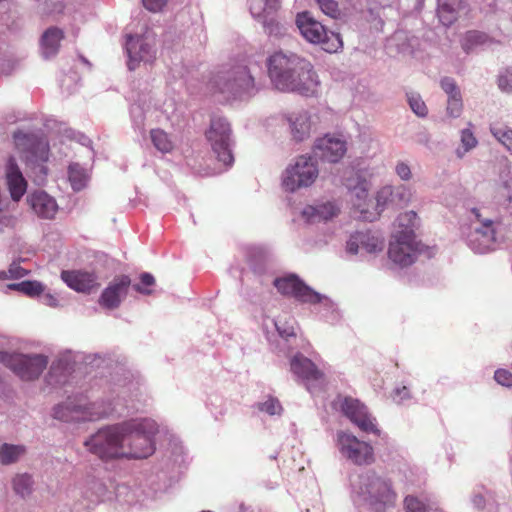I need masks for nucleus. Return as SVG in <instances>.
<instances>
[{"label": "nucleus", "mask_w": 512, "mask_h": 512, "mask_svg": "<svg viewBox=\"0 0 512 512\" xmlns=\"http://www.w3.org/2000/svg\"><path fill=\"white\" fill-rule=\"evenodd\" d=\"M42 301L45 305L50 306V307H56L58 305L57 298L49 293L43 295Z\"/></svg>", "instance_id": "54"}, {"label": "nucleus", "mask_w": 512, "mask_h": 512, "mask_svg": "<svg viewBox=\"0 0 512 512\" xmlns=\"http://www.w3.org/2000/svg\"><path fill=\"white\" fill-rule=\"evenodd\" d=\"M296 25L301 35L310 43L321 45L322 49L334 53L342 48L343 42L338 33L328 31L325 26L310 15L309 12L299 13Z\"/></svg>", "instance_id": "4"}, {"label": "nucleus", "mask_w": 512, "mask_h": 512, "mask_svg": "<svg viewBox=\"0 0 512 512\" xmlns=\"http://www.w3.org/2000/svg\"><path fill=\"white\" fill-rule=\"evenodd\" d=\"M417 219V214L414 211H407L401 213L394 222V231L392 236H398L411 232L412 239L415 238L414 227Z\"/></svg>", "instance_id": "31"}, {"label": "nucleus", "mask_w": 512, "mask_h": 512, "mask_svg": "<svg viewBox=\"0 0 512 512\" xmlns=\"http://www.w3.org/2000/svg\"><path fill=\"white\" fill-rule=\"evenodd\" d=\"M408 102H409L411 109L413 110V112L416 115H418L420 117H424L427 115V112H428L427 106L424 103V101L421 99L420 95L413 94V93L408 95Z\"/></svg>", "instance_id": "41"}, {"label": "nucleus", "mask_w": 512, "mask_h": 512, "mask_svg": "<svg viewBox=\"0 0 512 512\" xmlns=\"http://www.w3.org/2000/svg\"><path fill=\"white\" fill-rule=\"evenodd\" d=\"M314 151L317 156L331 163L338 162L346 153V141L342 136L327 134L315 142Z\"/></svg>", "instance_id": "17"}, {"label": "nucleus", "mask_w": 512, "mask_h": 512, "mask_svg": "<svg viewBox=\"0 0 512 512\" xmlns=\"http://www.w3.org/2000/svg\"><path fill=\"white\" fill-rule=\"evenodd\" d=\"M131 280L127 275H120L103 290L98 302L103 308L112 310L120 306L122 299L127 295Z\"/></svg>", "instance_id": "18"}, {"label": "nucleus", "mask_w": 512, "mask_h": 512, "mask_svg": "<svg viewBox=\"0 0 512 512\" xmlns=\"http://www.w3.org/2000/svg\"><path fill=\"white\" fill-rule=\"evenodd\" d=\"M278 331H279V333H280L282 336H283V335H285L286 337H289V336L294 335L293 328H291V330H290V331H286V330H285V331H281V330H280V328H278Z\"/></svg>", "instance_id": "56"}, {"label": "nucleus", "mask_w": 512, "mask_h": 512, "mask_svg": "<svg viewBox=\"0 0 512 512\" xmlns=\"http://www.w3.org/2000/svg\"><path fill=\"white\" fill-rule=\"evenodd\" d=\"M6 181L11 195V202L17 207V202L22 198L27 189V181L19 170L14 158H9L6 167Z\"/></svg>", "instance_id": "23"}, {"label": "nucleus", "mask_w": 512, "mask_h": 512, "mask_svg": "<svg viewBox=\"0 0 512 512\" xmlns=\"http://www.w3.org/2000/svg\"><path fill=\"white\" fill-rule=\"evenodd\" d=\"M396 174L402 179V180H409L411 178V170L410 167L404 163L399 162L396 165L395 168Z\"/></svg>", "instance_id": "52"}, {"label": "nucleus", "mask_w": 512, "mask_h": 512, "mask_svg": "<svg viewBox=\"0 0 512 512\" xmlns=\"http://www.w3.org/2000/svg\"><path fill=\"white\" fill-rule=\"evenodd\" d=\"M25 453L21 445L3 444L0 447V461L4 465L16 462Z\"/></svg>", "instance_id": "36"}, {"label": "nucleus", "mask_w": 512, "mask_h": 512, "mask_svg": "<svg viewBox=\"0 0 512 512\" xmlns=\"http://www.w3.org/2000/svg\"><path fill=\"white\" fill-rule=\"evenodd\" d=\"M402 391H405V396L408 394L407 388L405 386L402 388Z\"/></svg>", "instance_id": "57"}, {"label": "nucleus", "mask_w": 512, "mask_h": 512, "mask_svg": "<svg viewBox=\"0 0 512 512\" xmlns=\"http://www.w3.org/2000/svg\"><path fill=\"white\" fill-rule=\"evenodd\" d=\"M33 480L27 474L17 475L13 479V488L15 492L22 497L28 495L32 491Z\"/></svg>", "instance_id": "39"}, {"label": "nucleus", "mask_w": 512, "mask_h": 512, "mask_svg": "<svg viewBox=\"0 0 512 512\" xmlns=\"http://www.w3.org/2000/svg\"><path fill=\"white\" fill-rule=\"evenodd\" d=\"M370 493L376 500L382 503L393 502L396 498V494L392 491L390 483L380 478L372 482Z\"/></svg>", "instance_id": "33"}, {"label": "nucleus", "mask_w": 512, "mask_h": 512, "mask_svg": "<svg viewBox=\"0 0 512 512\" xmlns=\"http://www.w3.org/2000/svg\"><path fill=\"white\" fill-rule=\"evenodd\" d=\"M124 436L123 425L106 427L92 435L84 445L101 459L125 457Z\"/></svg>", "instance_id": "3"}, {"label": "nucleus", "mask_w": 512, "mask_h": 512, "mask_svg": "<svg viewBox=\"0 0 512 512\" xmlns=\"http://www.w3.org/2000/svg\"><path fill=\"white\" fill-rule=\"evenodd\" d=\"M492 39L484 32L471 30L466 32L461 39V47L466 53L475 50L478 47L487 45Z\"/></svg>", "instance_id": "30"}, {"label": "nucleus", "mask_w": 512, "mask_h": 512, "mask_svg": "<svg viewBox=\"0 0 512 512\" xmlns=\"http://www.w3.org/2000/svg\"><path fill=\"white\" fill-rule=\"evenodd\" d=\"M340 209L332 202H326L316 206H307L302 211L303 218L309 223L328 221L338 215Z\"/></svg>", "instance_id": "25"}, {"label": "nucleus", "mask_w": 512, "mask_h": 512, "mask_svg": "<svg viewBox=\"0 0 512 512\" xmlns=\"http://www.w3.org/2000/svg\"><path fill=\"white\" fill-rule=\"evenodd\" d=\"M64 32L58 27H50L44 31L40 39V50L44 58L54 57L60 48Z\"/></svg>", "instance_id": "26"}, {"label": "nucleus", "mask_w": 512, "mask_h": 512, "mask_svg": "<svg viewBox=\"0 0 512 512\" xmlns=\"http://www.w3.org/2000/svg\"><path fill=\"white\" fill-rule=\"evenodd\" d=\"M68 179L74 191L84 189L89 180L86 170L79 164L74 163L68 167Z\"/></svg>", "instance_id": "34"}, {"label": "nucleus", "mask_w": 512, "mask_h": 512, "mask_svg": "<svg viewBox=\"0 0 512 512\" xmlns=\"http://www.w3.org/2000/svg\"><path fill=\"white\" fill-rule=\"evenodd\" d=\"M61 278L71 289L77 292L90 293L100 286L96 274L91 272L80 270L62 271Z\"/></svg>", "instance_id": "22"}, {"label": "nucleus", "mask_w": 512, "mask_h": 512, "mask_svg": "<svg viewBox=\"0 0 512 512\" xmlns=\"http://www.w3.org/2000/svg\"><path fill=\"white\" fill-rule=\"evenodd\" d=\"M340 408L343 414L360 430L366 433L380 435V430L375 424V419L368 413L367 408L359 400L345 397Z\"/></svg>", "instance_id": "13"}, {"label": "nucleus", "mask_w": 512, "mask_h": 512, "mask_svg": "<svg viewBox=\"0 0 512 512\" xmlns=\"http://www.w3.org/2000/svg\"><path fill=\"white\" fill-rule=\"evenodd\" d=\"M150 139L153 146L161 153H171L174 150L175 144L172 137L163 129H152Z\"/></svg>", "instance_id": "32"}, {"label": "nucleus", "mask_w": 512, "mask_h": 512, "mask_svg": "<svg viewBox=\"0 0 512 512\" xmlns=\"http://www.w3.org/2000/svg\"><path fill=\"white\" fill-rule=\"evenodd\" d=\"M461 142L465 148V151H468L477 145V139L469 129H464L462 131Z\"/></svg>", "instance_id": "49"}, {"label": "nucleus", "mask_w": 512, "mask_h": 512, "mask_svg": "<svg viewBox=\"0 0 512 512\" xmlns=\"http://www.w3.org/2000/svg\"><path fill=\"white\" fill-rule=\"evenodd\" d=\"M490 131L502 145L512 151V129L493 124Z\"/></svg>", "instance_id": "38"}, {"label": "nucleus", "mask_w": 512, "mask_h": 512, "mask_svg": "<svg viewBox=\"0 0 512 512\" xmlns=\"http://www.w3.org/2000/svg\"><path fill=\"white\" fill-rule=\"evenodd\" d=\"M463 109V103H462V97L461 95L458 96H452L448 98L447 103V113L451 117H458Z\"/></svg>", "instance_id": "43"}, {"label": "nucleus", "mask_w": 512, "mask_h": 512, "mask_svg": "<svg viewBox=\"0 0 512 512\" xmlns=\"http://www.w3.org/2000/svg\"><path fill=\"white\" fill-rule=\"evenodd\" d=\"M274 286L282 295L294 297L304 303L316 304L322 300L319 293L308 287L294 274L276 278L274 280Z\"/></svg>", "instance_id": "12"}, {"label": "nucleus", "mask_w": 512, "mask_h": 512, "mask_svg": "<svg viewBox=\"0 0 512 512\" xmlns=\"http://www.w3.org/2000/svg\"><path fill=\"white\" fill-rule=\"evenodd\" d=\"M8 289L17 290L29 297L39 296L44 292V286L38 281H22L7 285Z\"/></svg>", "instance_id": "37"}, {"label": "nucleus", "mask_w": 512, "mask_h": 512, "mask_svg": "<svg viewBox=\"0 0 512 512\" xmlns=\"http://www.w3.org/2000/svg\"><path fill=\"white\" fill-rule=\"evenodd\" d=\"M495 381L505 387H512V372L507 369H497L494 373Z\"/></svg>", "instance_id": "46"}, {"label": "nucleus", "mask_w": 512, "mask_h": 512, "mask_svg": "<svg viewBox=\"0 0 512 512\" xmlns=\"http://www.w3.org/2000/svg\"><path fill=\"white\" fill-rule=\"evenodd\" d=\"M440 85H441V88L448 95V98L452 97V96L461 95L459 87L457 86L455 80L450 77L443 78L441 80Z\"/></svg>", "instance_id": "45"}, {"label": "nucleus", "mask_w": 512, "mask_h": 512, "mask_svg": "<svg viewBox=\"0 0 512 512\" xmlns=\"http://www.w3.org/2000/svg\"><path fill=\"white\" fill-rule=\"evenodd\" d=\"M337 437L340 452L348 460L356 465H370L374 462V449L369 443L343 431Z\"/></svg>", "instance_id": "10"}, {"label": "nucleus", "mask_w": 512, "mask_h": 512, "mask_svg": "<svg viewBox=\"0 0 512 512\" xmlns=\"http://www.w3.org/2000/svg\"><path fill=\"white\" fill-rule=\"evenodd\" d=\"M501 195L506 198L507 201H512V176L509 180H506L501 187Z\"/></svg>", "instance_id": "53"}, {"label": "nucleus", "mask_w": 512, "mask_h": 512, "mask_svg": "<svg viewBox=\"0 0 512 512\" xmlns=\"http://www.w3.org/2000/svg\"><path fill=\"white\" fill-rule=\"evenodd\" d=\"M288 122L295 141L301 142L310 136L311 121L307 112L292 113L288 117Z\"/></svg>", "instance_id": "27"}, {"label": "nucleus", "mask_w": 512, "mask_h": 512, "mask_svg": "<svg viewBox=\"0 0 512 512\" xmlns=\"http://www.w3.org/2000/svg\"><path fill=\"white\" fill-rule=\"evenodd\" d=\"M462 7V0H438V17L445 26L453 24Z\"/></svg>", "instance_id": "29"}, {"label": "nucleus", "mask_w": 512, "mask_h": 512, "mask_svg": "<svg viewBox=\"0 0 512 512\" xmlns=\"http://www.w3.org/2000/svg\"><path fill=\"white\" fill-rule=\"evenodd\" d=\"M319 9L332 19L341 17V9L336 0H314Z\"/></svg>", "instance_id": "40"}, {"label": "nucleus", "mask_w": 512, "mask_h": 512, "mask_svg": "<svg viewBox=\"0 0 512 512\" xmlns=\"http://www.w3.org/2000/svg\"><path fill=\"white\" fill-rule=\"evenodd\" d=\"M268 73L277 89L282 90L298 69L308 67L306 59L294 53L275 52L268 59Z\"/></svg>", "instance_id": "6"}, {"label": "nucleus", "mask_w": 512, "mask_h": 512, "mask_svg": "<svg viewBox=\"0 0 512 512\" xmlns=\"http://www.w3.org/2000/svg\"><path fill=\"white\" fill-rule=\"evenodd\" d=\"M28 274V270L21 267L18 263H12L8 269V276L9 278H22Z\"/></svg>", "instance_id": "50"}, {"label": "nucleus", "mask_w": 512, "mask_h": 512, "mask_svg": "<svg viewBox=\"0 0 512 512\" xmlns=\"http://www.w3.org/2000/svg\"><path fill=\"white\" fill-rule=\"evenodd\" d=\"M318 173L313 158L299 156L295 163L286 169L282 184L286 190L294 192L299 188L310 186L318 177Z\"/></svg>", "instance_id": "8"}, {"label": "nucleus", "mask_w": 512, "mask_h": 512, "mask_svg": "<svg viewBox=\"0 0 512 512\" xmlns=\"http://www.w3.org/2000/svg\"><path fill=\"white\" fill-rule=\"evenodd\" d=\"M498 86L504 92H512V70H506L498 79Z\"/></svg>", "instance_id": "48"}, {"label": "nucleus", "mask_w": 512, "mask_h": 512, "mask_svg": "<svg viewBox=\"0 0 512 512\" xmlns=\"http://www.w3.org/2000/svg\"><path fill=\"white\" fill-rule=\"evenodd\" d=\"M13 138L17 147H20L24 142L28 141V136L20 131L15 132Z\"/></svg>", "instance_id": "55"}, {"label": "nucleus", "mask_w": 512, "mask_h": 512, "mask_svg": "<svg viewBox=\"0 0 512 512\" xmlns=\"http://www.w3.org/2000/svg\"><path fill=\"white\" fill-rule=\"evenodd\" d=\"M419 252V243L412 239L411 232L392 236L388 249V256L391 261L401 267L414 263Z\"/></svg>", "instance_id": "11"}, {"label": "nucleus", "mask_w": 512, "mask_h": 512, "mask_svg": "<svg viewBox=\"0 0 512 512\" xmlns=\"http://www.w3.org/2000/svg\"><path fill=\"white\" fill-rule=\"evenodd\" d=\"M123 427L125 457L142 459L154 453V436L157 433V427L153 421L145 419L137 423H126Z\"/></svg>", "instance_id": "2"}, {"label": "nucleus", "mask_w": 512, "mask_h": 512, "mask_svg": "<svg viewBox=\"0 0 512 512\" xmlns=\"http://www.w3.org/2000/svg\"><path fill=\"white\" fill-rule=\"evenodd\" d=\"M280 8V0H250V11L256 18L276 12Z\"/></svg>", "instance_id": "35"}, {"label": "nucleus", "mask_w": 512, "mask_h": 512, "mask_svg": "<svg viewBox=\"0 0 512 512\" xmlns=\"http://www.w3.org/2000/svg\"><path fill=\"white\" fill-rule=\"evenodd\" d=\"M346 186L350 190L351 200L355 210L359 212V217L364 221L370 222L377 219L379 212L373 211V209L370 210L367 203L369 183L365 179L357 177L356 185L352 184L351 179H347Z\"/></svg>", "instance_id": "15"}, {"label": "nucleus", "mask_w": 512, "mask_h": 512, "mask_svg": "<svg viewBox=\"0 0 512 512\" xmlns=\"http://www.w3.org/2000/svg\"><path fill=\"white\" fill-rule=\"evenodd\" d=\"M306 64L308 67L298 69L295 75L290 77V81L283 91H295L306 96H312L317 93L320 81L313 69V65L308 60H306Z\"/></svg>", "instance_id": "14"}, {"label": "nucleus", "mask_w": 512, "mask_h": 512, "mask_svg": "<svg viewBox=\"0 0 512 512\" xmlns=\"http://www.w3.org/2000/svg\"><path fill=\"white\" fill-rule=\"evenodd\" d=\"M477 220L481 222L480 228L475 230L469 236L471 247L478 253H485L489 251L496 241L495 229L491 220H482L481 215L477 209L472 210Z\"/></svg>", "instance_id": "19"}, {"label": "nucleus", "mask_w": 512, "mask_h": 512, "mask_svg": "<svg viewBox=\"0 0 512 512\" xmlns=\"http://www.w3.org/2000/svg\"><path fill=\"white\" fill-rule=\"evenodd\" d=\"M409 197L410 193L404 185L396 187L389 185L384 186L377 192L376 207L373 208V211H378L380 214L385 207L390 205L400 206L406 203Z\"/></svg>", "instance_id": "21"}, {"label": "nucleus", "mask_w": 512, "mask_h": 512, "mask_svg": "<svg viewBox=\"0 0 512 512\" xmlns=\"http://www.w3.org/2000/svg\"><path fill=\"white\" fill-rule=\"evenodd\" d=\"M360 249L370 254L381 252L384 249V238L370 231L356 232L347 242V251L356 254Z\"/></svg>", "instance_id": "20"}, {"label": "nucleus", "mask_w": 512, "mask_h": 512, "mask_svg": "<svg viewBox=\"0 0 512 512\" xmlns=\"http://www.w3.org/2000/svg\"><path fill=\"white\" fill-rule=\"evenodd\" d=\"M291 371L298 378L303 380L308 389L312 384H321L324 382L325 374L309 358L301 353H297L290 360Z\"/></svg>", "instance_id": "16"}, {"label": "nucleus", "mask_w": 512, "mask_h": 512, "mask_svg": "<svg viewBox=\"0 0 512 512\" xmlns=\"http://www.w3.org/2000/svg\"><path fill=\"white\" fill-rule=\"evenodd\" d=\"M144 7L151 12H159L167 4V0H142Z\"/></svg>", "instance_id": "51"}, {"label": "nucleus", "mask_w": 512, "mask_h": 512, "mask_svg": "<svg viewBox=\"0 0 512 512\" xmlns=\"http://www.w3.org/2000/svg\"><path fill=\"white\" fill-rule=\"evenodd\" d=\"M126 49L130 57L129 68L134 69L133 63L136 61H150L153 57L152 48L143 43L139 38L130 36L128 38Z\"/></svg>", "instance_id": "28"}, {"label": "nucleus", "mask_w": 512, "mask_h": 512, "mask_svg": "<svg viewBox=\"0 0 512 512\" xmlns=\"http://www.w3.org/2000/svg\"><path fill=\"white\" fill-rule=\"evenodd\" d=\"M0 362L11 369L20 379L31 381L37 379L46 369L48 359L44 355H25L0 351Z\"/></svg>", "instance_id": "5"}, {"label": "nucleus", "mask_w": 512, "mask_h": 512, "mask_svg": "<svg viewBox=\"0 0 512 512\" xmlns=\"http://www.w3.org/2000/svg\"><path fill=\"white\" fill-rule=\"evenodd\" d=\"M32 210L41 218L52 219L58 206L56 201L44 191H37L27 197Z\"/></svg>", "instance_id": "24"}, {"label": "nucleus", "mask_w": 512, "mask_h": 512, "mask_svg": "<svg viewBox=\"0 0 512 512\" xmlns=\"http://www.w3.org/2000/svg\"><path fill=\"white\" fill-rule=\"evenodd\" d=\"M211 90L224 99L241 98L256 91L255 81L246 65L237 64L219 71L210 81Z\"/></svg>", "instance_id": "1"}, {"label": "nucleus", "mask_w": 512, "mask_h": 512, "mask_svg": "<svg viewBox=\"0 0 512 512\" xmlns=\"http://www.w3.org/2000/svg\"><path fill=\"white\" fill-rule=\"evenodd\" d=\"M231 132L230 124L225 118L214 116L205 133L218 161L222 162L226 166H230L234 162L231 150Z\"/></svg>", "instance_id": "7"}, {"label": "nucleus", "mask_w": 512, "mask_h": 512, "mask_svg": "<svg viewBox=\"0 0 512 512\" xmlns=\"http://www.w3.org/2000/svg\"><path fill=\"white\" fill-rule=\"evenodd\" d=\"M404 506L406 512H426L427 505L414 496H407L404 499Z\"/></svg>", "instance_id": "42"}, {"label": "nucleus", "mask_w": 512, "mask_h": 512, "mask_svg": "<svg viewBox=\"0 0 512 512\" xmlns=\"http://www.w3.org/2000/svg\"><path fill=\"white\" fill-rule=\"evenodd\" d=\"M260 410L268 413L269 415H276L282 412V406L278 399L270 397L260 405Z\"/></svg>", "instance_id": "44"}, {"label": "nucleus", "mask_w": 512, "mask_h": 512, "mask_svg": "<svg viewBox=\"0 0 512 512\" xmlns=\"http://www.w3.org/2000/svg\"><path fill=\"white\" fill-rule=\"evenodd\" d=\"M103 416L95 404L88 403L86 398H69L64 404L54 408V417L61 421H92Z\"/></svg>", "instance_id": "9"}, {"label": "nucleus", "mask_w": 512, "mask_h": 512, "mask_svg": "<svg viewBox=\"0 0 512 512\" xmlns=\"http://www.w3.org/2000/svg\"><path fill=\"white\" fill-rule=\"evenodd\" d=\"M140 281H141V284H135L133 286L134 289L137 292L142 293V294H150L151 290L143 288L142 285H144V286L154 285L155 279H154L153 275H151L150 273H142L140 276Z\"/></svg>", "instance_id": "47"}]
</instances>
